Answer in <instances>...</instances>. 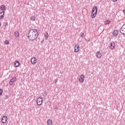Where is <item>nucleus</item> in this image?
I'll use <instances>...</instances> for the list:
<instances>
[{
    "label": "nucleus",
    "mask_w": 125,
    "mask_h": 125,
    "mask_svg": "<svg viewBox=\"0 0 125 125\" xmlns=\"http://www.w3.org/2000/svg\"><path fill=\"white\" fill-rule=\"evenodd\" d=\"M31 62L33 65H35L37 63V59L35 57L32 58L31 60Z\"/></svg>",
    "instance_id": "obj_8"
},
{
    "label": "nucleus",
    "mask_w": 125,
    "mask_h": 125,
    "mask_svg": "<svg viewBox=\"0 0 125 125\" xmlns=\"http://www.w3.org/2000/svg\"><path fill=\"white\" fill-rule=\"evenodd\" d=\"M0 25H1V23H0Z\"/></svg>",
    "instance_id": "obj_33"
},
{
    "label": "nucleus",
    "mask_w": 125,
    "mask_h": 125,
    "mask_svg": "<svg viewBox=\"0 0 125 125\" xmlns=\"http://www.w3.org/2000/svg\"><path fill=\"white\" fill-rule=\"evenodd\" d=\"M27 37L29 41L34 42V41L37 40V39H38V37H39L38 30L36 29H30L28 31V35Z\"/></svg>",
    "instance_id": "obj_1"
},
{
    "label": "nucleus",
    "mask_w": 125,
    "mask_h": 125,
    "mask_svg": "<svg viewBox=\"0 0 125 125\" xmlns=\"http://www.w3.org/2000/svg\"><path fill=\"white\" fill-rule=\"evenodd\" d=\"M97 14V12L93 13L92 12L91 18H95V17H96Z\"/></svg>",
    "instance_id": "obj_16"
},
{
    "label": "nucleus",
    "mask_w": 125,
    "mask_h": 125,
    "mask_svg": "<svg viewBox=\"0 0 125 125\" xmlns=\"http://www.w3.org/2000/svg\"><path fill=\"white\" fill-rule=\"evenodd\" d=\"M15 82H16V77H13L9 81V84L10 85H12V84H13Z\"/></svg>",
    "instance_id": "obj_4"
},
{
    "label": "nucleus",
    "mask_w": 125,
    "mask_h": 125,
    "mask_svg": "<svg viewBox=\"0 0 125 125\" xmlns=\"http://www.w3.org/2000/svg\"><path fill=\"white\" fill-rule=\"evenodd\" d=\"M2 92H3L2 89H0V96L2 94Z\"/></svg>",
    "instance_id": "obj_24"
},
{
    "label": "nucleus",
    "mask_w": 125,
    "mask_h": 125,
    "mask_svg": "<svg viewBox=\"0 0 125 125\" xmlns=\"http://www.w3.org/2000/svg\"><path fill=\"white\" fill-rule=\"evenodd\" d=\"M14 35L16 38H18V37H19V32H18V31H15L14 32Z\"/></svg>",
    "instance_id": "obj_17"
},
{
    "label": "nucleus",
    "mask_w": 125,
    "mask_h": 125,
    "mask_svg": "<svg viewBox=\"0 0 125 125\" xmlns=\"http://www.w3.org/2000/svg\"><path fill=\"white\" fill-rule=\"evenodd\" d=\"M96 57L99 59L101 58L102 57V53L99 51H97L96 53Z\"/></svg>",
    "instance_id": "obj_9"
},
{
    "label": "nucleus",
    "mask_w": 125,
    "mask_h": 125,
    "mask_svg": "<svg viewBox=\"0 0 125 125\" xmlns=\"http://www.w3.org/2000/svg\"><path fill=\"white\" fill-rule=\"evenodd\" d=\"M30 20H31V21H36V17L35 16H32L30 17Z\"/></svg>",
    "instance_id": "obj_18"
},
{
    "label": "nucleus",
    "mask_w": 125,
    "mask_h": 125,
    "mask_svg": "<svg viewBox=\"0 0 125 125\" xmlns=\"http://www.w3.org/2000/svg\"><path fill=\"white\" fill-rule=\"evenodd\" d=\"M43 42H44V40H42L41 41V43H43Z\"/></svg>",
    "instance_id": "obj_32"
},
{
    "label": "nucleus",
    "mask_w": 125,
    "mask_h": 125,
    "mask_svg": "<svg viewBox=\"0 0 125 125\" xmlns=\"http://www.w3.org/2000/svg\"><path fill=\"white\" fill-rule=\"evenodd\" d=\"M4 43L5 44H9V42L8 41V40H6L4 42Z\"/></svg>",
    "instance_id": "obj_23"
},
{
    "label": "nucleus",
    "mask_w": 125,
    "mask_h": 125,
    "mask_svg": "<svg viewBox=\"0 0 125 125\" xmlns=\"http://www.w3.org/2000/svg\"><path fill=\"white\" fill-rule=\"evenodd\" d=\"M55 83H56L58 81V79H56L55 80Z\"/></svg>",
    "instance_id": "obj_30"
},
{
    "label": "nucleus",
    "mask_w": 125,
    "mask_h": 125,
    "mask_svg": "<svg viewBox=\"0 0 125 125\" xmlns=\"http://www.w3.org/2000/svg\"><path fill=\"white\" fill-rule=\"evenodd\" d=\"M110 21H104L105 25H108V24H110Z\"/></svg>",
    "instance_id": "obj_22"
},
{
    "label": "nucleus",
    "mask_w": 125,
    "mask_h": 125,
    "mask_svg": "<svg viewBox=\"0 0 125 125\" xmlns=\"http://www.w3.org/2000/svg\"><path fill=\"white\" fill-rule=\"evenodd\" d=\"M55 110H58V107L57 106V105H55Z\"/></svg>",
    "instance_id": "obj_28"
},
{
    "label": "nucleus",
    "mask_w": 125,
    "mask_h": 125,
    "mask_svg": "<svg viewBox=\"0 0 125 125\" xmlns=\"http://www.w3.org/2000/svg\"><path fill=\"white\" fill-rule=\"evenodd\" d=\"M109 48L110 49H114V48H115V42H110Z\"/></svg>",
    "instance_id": "obj_6"
},
{
    "label": "nucleus",
    "mask_w": 125,
    "mask_h": 125,
    "mask_svg": "<svg viewBox=\"0 0 125 125\" xmlns=\"http://www.w3.org/2000/svg\"><path fill=\"white\" fill-rule=\"evenodd\" d=\"M8 22H6L5 23V27H6V26H8Z\"/></svg>",
    "instance_id": "obj_27"
},
{
    "label": "nucleus",
    "mask_w": 125,
    "mask_h": 125,
    "mask_svg": "<svg viewBox=\"0 0 125 125\" xmlns=\"http://www.w3.org/2000/svg\"><path fill=\"white\" fill-rule=\"evenodd\" d=\"M1 122L2 124H5L7 122V117L4 116L1 119Z\"/></svg>",
    "instance_id": "obj_5"
},
{
    "label": "nucleus",
    "mask_w": 125,
    "mask_h": 125,
    "mask_svg": "<svg viewBox=\"0 0 125 125\" xmlns=\"http://www.w3.org/2000/svg\"><path fill=\"white\" fill-rule=\"evenodd\" d=\"M20 65V62H19V61H16V62H15V63H14L15 67L17 68V67H19Z\"/></svg>",
    "instance_id": "obj_12"
},
{
    "label": "nucleus",
    "mask_w": 125,
    "mask_h": 125,
    "mask_svg": "<svg viewBox=\"0 0 125 125\" xmlns=\"http://www.w3.org/2000/svg\"><path fill=\"white\" fill-rule=\"evenodd\" d=\"M79 81L80 83H83L84 81V76L83 75H81L80 78H79Z\"/></svg>",
    "instance_id": "obj_10"
},
{
    "label": "nucleus",
    "mask_w": 125,
    "mask_h": 125,
    "mask_svg": "<svg viewBox=\"0 0 125 125\" xmlns=\"http://www.w3.org/2000/svg\"><path fill=\"white\" fill-rule=\"evenodd\" d=\"M4 17V11L0 13V19H2Z\"/></svg>",
    "instance_id": "obj_14"
},
{
    "label": "nucleus",
    "mask_w": 125,
    "mask_h": 125,
    "mask_svg": "<svg viewBox=\"0 0 125 125\" xmlns=\"http://www.w3.org/2000/svg\"><path fill=\"white\" fill-rule=\"evenodd\" d=\"M0 10H2V11H4L5 10V5H1L0 7Z\"/></svg>",
    "instance_id": "obj_15"
},
{
    "label": "nucleus",
    "mask_w": 125,
    "mask_h": 125,
    "mask_svg": "<svg viewBox=\"0 0 125 125\" xmlns=\"http://www.w3.org/2000/svg\"><path fill=\"white\" fill-rule=\"evenodd\" d=\"M9 96L8 95H6V96L4 97V99H7V98H9Z\"/></svg>",
    "instance_id": "obj_26"
},
{
    "label": "nucleus",
    "mask_w": 125,
    "mask_h": 125,
    "mask_svg": "<svg viewBox=\"0 0 125 125\" xmlns=\"http://www.w3.org/2000/svg\"><path fill=\"white\" fill-rule=\"evenodd\" d=\"M47 123L48 125H52V120L50 119H48Z\"/></svg>",
    "instance_id": "obj_19"
},
{
    "label": "nucleus",
    "mask_w": 125,
    "mask_h": 125,
    "mask_svg": "<svg viewBox=\"0 0 125 125\" xmlns=\"http://www.w3.org/2000/svg\"><path fill=\"white\" fill-rule=\"evenodd\" d=\"M79 50H80V46L79 45V44H77L75 46L74 52H78Z\"/></svg>",
    "instance_id": "obj_7"
},
{
    "label": "nucleus",
    "mask_w": 125,
    "mask_h": 125,
    "mask_svg": "<svg viewBox=\"0 0 125 125\" xmlns=\"http://www.w3.org/2000/svg\"><path fill=\"white\" fill-rule=\"evenodd\" d=\"M118 34H119V32L117 30H114L112 33V35L114 37H117L118 36Z\"/></svg>",
    "instance_id": "obj_11"
},
{
    "label": "nucleus",
    "mask_w": 125,
    "mask_h": 125,
    "mask_svg": "<svg viewBox=\"0 0 125 125\" xmlns=\"http://www.w3.org/2000/svg\"><path fill=\"white\" fill-rule=\"evenodd\" d=\"M97 10H98V8H97V6H95L93 7V8L92 10V12L93 13H94L95 12H97Z\"/></svg>",
    "instance_id": "obj_13"
},
{
    "label": "nucleus",
    "mask_w": 125,
    "mask_h": 125,
    "mask_svg": "<svg viewBox=\"0 0 125 125\" xmlns=\"http://www.w3.org/2000/svg\"><path fill=\"white\" fill-rule=\"evenodd\" d=\"M120 33L123 35L124 38H125V23L121 27Z\"/></svg>",
    "instance_id": "obj_2"
},
{
    "label": "nucleus",
    "mask_w": 125,
    "mask_h": 125,
    "mask_svg": "<svg viewBox=\"0 0 125 125\" xmlns=\"http://www.w3.org/2000/svg\"><path fill=\"white\" fill-rule=\"evenodd\" d=\"M113 2L117 1L118 0H112Z\"/></svg>",
    "instance_id": "obj_31"
},
{
    "label": "nucleus",
    "mask_w": 125,
    "mask_h": 125,
    "mask_svg": "<svg viewBox=\"0 0 125 125\" xmlns=\"http://www.w3.org/2000/svg\"><path fill=\"white\" fill-rule=\"evenodd\" d=\"M42 95L43 96H44V97H46V96H47V93L46 92H45L43 93Z\"/></svg>",
    "instance_id": "obj_21"
},
{
    "label": "nucleus",
    "mask_w": 125,
    "mask_h": 125,
    "mask_svg": "<svg viewBox=\"0 0 125 125\" xmlns=\"http://www.w3.org/2000/svg\"><path fill=\"white\" fill-rule=\"evenodd\" d=\"M84 36V33H81V36L80 38L82 37V38H83V37Z\"/></svg>",
    "instance_id": "obj_25"
},
{
    "label": "nucleus",
    "mask_w": 125,
    "mask_h": 125,
    "mask_svg": "<svg viewBox=\"0 0 125 125\" xmlns=\"http://www.w3.org/2000/svg\"><path fill=\"white\" fill-rule=\"evenodd\" d=\"M48 32H45V34H44V37L46 40H48Z\"/></svg>",
    "instance_id": "obj_20"
},
{
    "label": "nucleus",
    "mask_w": 125,
    "mask_h": 125,
    "mask_svg": "<svg viewBox=\"0 0 125 125\" xmlns=\"http://www.w3.org/2000/svg\"><path fill=\"white\" fill-rule=\"evenodd\" d=\"M85 41H86V42H90V39H85Z\"/></svg>",
    "instance_id": "obj_29"
},
{
    "label": "nucleus",
    "mask_w": 125,
    "mask_h": 125,
    "mask_svg": "<svg viewBox=\"0 0 125 125\" xmlns=\"http://www.w3.org/2000/svg\"><path fill=\"white\" fill-rule=\"evenodd\" d=\"M37 104L39 106H40V105H42V97H39L37 99Z\"/></svg>",
    "instance_id": "obj_3"
}]
</instances>
